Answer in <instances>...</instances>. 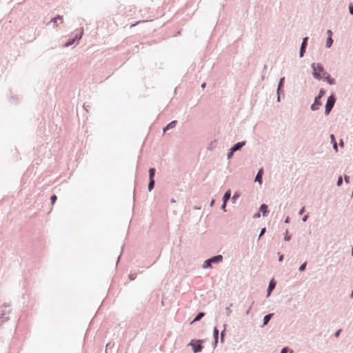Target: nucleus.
<instances>
[{
    "label": "nucleus",
    "mask_w": 353,
    "mask_h": 353,
    "mask_svg": "<svg viewBox=\"0 0 353 353\" xmlns=\"http://www.w3.org/2000/svg\"><path fill=\"white\" fill-rule=\"evenodd\" d=\"M311 68L312 69V75L316 79L322 80L323 79L321 75V73L324 75L327 74V73L324 71L323 65L320 63H312Z\"/></svg>",
    "instance_id": "nucleus-1"
},
{
    "label": "nucleus",
    "mask_w": 353,
    "mask_h": 353,
    "mask_svg": "<svg viewBox=\"0 0 353 353\" xmlns=\"http://www.w3.org/2000/svg\"><path fill=\"white\" fill-rule=\"evenodd\" d=\"M325 93V92L323 88L320 89L318 95L314 98V103L310 106L311 110L316 111L319 109L320 106L322 105L321 99L324 96Z\"/></svg>",
    "instance_id": "nucleus-2"
},
{
    "label": "nucleus",
    "mask_w": 353,
    "mask_h": 353,
    "mask_svg": "<svg viewBox=\"0 0 353 353\" xmlns=\"http://www.w3.org/2000/svg\"><path fill=\"white\" fill-rule=\"evenodd\" d=\"M223 256L218 254L205 260L203 264V268L207 269L212 267V263H219L223 261Z\"/></svg>",
    "instance_id": "nucleus-3"
},
{
    "label": "nucleus",
    "mask_w": 353,
    "mask_h": 353,
    "mask_svg": "<svg viewBox=\"0 0 353 353\" xmlns=\"http://www.w3.org/2000/svg\"><path fill=\"white\" fill-rule=\"evenodd\" d=\"M336 97L334 94H332L327 99L326 104L325 105V114L326 116L329 115L331 112L332 108L334 106L336 102Z\"/></svg>",
    "instance_id": "nucleus-4"
},
{
    "label": "nucleus",
    "mask_w": 353,
    "mask_h": 353,
    "mask_svg": "<svg viewBox=\"0 0 353 353\" xmlns=\"http://www.w3.org/2000/svg\"><path fill=\"white\" fill-rule=\"evenodd\" d=\"M189 345L192 347V351L194 353L200 352L203 349L201 340H198L196 341L192 340Z\"/></svg>",
    "instance_id": "nucleus-5"
},
{
    "label": "nucleus",
    "mask_w": 353,
    "mask_h": 353,
    "mask_svg": "<svg viewBox=\"0 0 353 353\" xmlns=\"http://www.w3.org/2000/svg\"><path fill=\"white\" fill-rule=\"evenodd\" d=\"M83 32V31L81 30L79 33H75L74 36L72 38L69 39L64 44V47L67 48L73 45L77 40H79L82 37Z\"/></svg>",
    "instance_id": "nucleus-6"
},
{
    "label": "nucleus",
    "mask_w": 353,
    "mask_h": 353,
    "mask_svg": "<svg viewBox=\"0 0 353 353\" xmlns=\"http://www.w3.org/2000/svg\"><path fill=\"white\" fill-rule=\"evenodd\" d=\"M11 313V310L2 309L0 314V320L2 323H5L10 319L9 314Z\"/></svg>",
    "instance_id": "nucleus-7"
},
{
    "label": "nucleus",
    "mask_w": 353,
    "mask_h": 353,
    "mask_svg": "<svg viewBox=\"0 0 353 353\" xmlns=\"http://www.w3.org/2000/svg\"><path fill=\"white\" fill-rule=\"evenodd\" d=\"M307 40H308L307 37H305L303 39V41H302L301 45V48H300V50H299V57H303L304 56V54L305 52V50H306V48L307 46Z\"/></svg>",
    "instance_id": "nucleus-8"
},
{
    "label": "nucleus",
    "mask_w": 353,
    "mask_h": 353,
    "mask_svg": "<svg viewBox=\"0 0 353 353\" xmlns=\"http://www.w3.org/2000/svg\"><path fill=\"white\" fill-rule=\"evenodd\" d=\"M245 141L238 142L235 143L230 149L232 150V152H235L241 150L245 145Z\"/></svg>",
    "instance_id": "nucleus-9"
},
{
    "label": "nucleus",
    "mask_w": 353,
    "mask_h": 353,
    "mask_svg": "<svg viewBox=\"0 0 353 353\" xmlns=\"http://www.w3.org/2000/svg\"><path fill=\"white\" fill-rule=\"evenodd\" d=\"M276 286V282L274 279H272L268 285V289H267V296L268 297L272 291L275 288Z\"/></svg>",
    "instance_id": "nucleus-10"
},
{
    "label": "nucleus",
    "mask_w": 353,
    "mask_h": 353,
    "mask_svg": "<svg viewBox=\"0 0 353 353\" xmlns=\"http://www.w3.org/2000/svg\"><path fill=\"white\" fill-rule=\"evenodd\" d=\"M59 19L61 21V23H63V16H61V15H57V17L52 18L48 23V25H49L50 23H53V26H54V28L55 27H57L58 25L57 23V20Z\"/></svg>",
    "instance_id": "nucleus-11"
},
{
    "label": "nucleus",
    "mask_w": 353,
    "mask_h": 353,
    "mask_svg": "<svg viewBox=\"0 0 353 353\" xmlns=\"http://www.w3.org/2000/svg\"><path fill=\"white\" fill-rule=\"evenodd\" d=\"M213 338H214V347H216L218 343L219 340V330L216 327H214L213 329Z\"/></svg>",
    "instance_id": "nucleus-12"
},
{
    "label": "nucleus",
    "mask_w": 353,
    "mask_h": 353,
    "mask_svg": "<svg viewBox=\"0 0 353 353\" xmlns=\"http://www.w3.org/2000/svg\"><path fill=\"white\" fill-rule=\"evenodd\" d=\"M177 123V121H172L170 122L165 127L163 128V132H165L166 131L173 129L176 127V125Z\"/></svg>",
    "instance_id": "nucleus-13"
},
{
    "label": "nucleus",
    "mask_w": 353,
    "mask_h": 353,
    "mask_svg": "<svg viewBox=\"0 0 353 353\" xmlns=\"http://www.w3.org/2000/svg\"><path fill=\"white\" fill-rule=\"evenodd\" d=\"M273 316H274L273 313L268 314H266L265 316H264L263 320V325H261V327L266 325L269 323L270 320L272 319V317Z\"/></svg>",
    "instance_id": "nucleus-14"
},
{
    "label": "nucleus",
    "mask_w": 353,
    "mask_h": 353,
    "mask_svg": "<svg viewBox=\"0 0 353 353\" xmlns=\"http://www.w3.org/2000/svg\"><path fill=\"white\" fill-rule=\"evenodd\" d=\"M263 172V169H260L258 171V172L255 176V181L259 182L260 184H261L262 181H263V180H262Z\"/></svg>",
    "instance_id": "nucleus-15"
},
{
    "label": "nucleus",
    "mask_w": 353,
    "mask_h": 353,
    "mask_svg": "<svg viewBox=\"0 0 353 353\" xmlns=\"http://www.w3.org/2000/svg\"><path fill=\"white\" fill-rule=\"evenodd\" d=\"M260 211L262 212L263 216H268V214L269 212L268 210V205L265 204H261L259 208Z\"/></svg>",
    "instance_id": "nucleus-16"
},
{
    "label": "nucleus",
    "mask_w": 353,
    "mask_h": 353,
    "mask_svg": "<svg viewBox=\"0 0 353 353\" xmlns=\"http://www.w3.org/2000/svg\"><path fill=\"white\" fill-rule=\"evenodd\" d=\"M327 76L324 77L322 80H325L330 85H334L336 83V81L334 78H332L328 74Z\"/></svg>",
    "instance_id": "nucleus-17"
},
{
    "label": "nucleus",
    "mask_w": 353,
    "mask_h": 353,
    "mask_svg": "<svg viewBox=\"0 0 353 353\" xmlns=\"http://www.w3.org/2000/svg\"><path fill=\"white\" fill-rule=\"evenodd\" d=\"M231 197V192L230 190H228V191H226L222 198V200L224 203H227L229 199H230Z\"/></svg>",
    "instance_id": "nucleus-18"
},
{
    "label": "nucleus",
    "mask_w": 353,
    "mask_h": 353,
    "mask_svg": "<svg viewBox=\"0 0 353 353\" xmlns=\"http://www.w3.org/2000/svg\"><path fill=\"white\" fill-rule=\"evenodd\" d=\"M205 316V313L203 312H199L196 316H195V318L194 319V320L191 322V323H193L196 321H200L203 316Z\"/></svg>",
    "instance_id": "nucleus-19"
},
{
    "label": "nucleus",
    "mask_w": 353,
    "mask_h": 353,
    "mask_svg": "<svg viewBox=\"0 0 353 353\" xmlns=\"http://www.w3.org/2000/svg\"><path fill=\"white\" fill-rule=\"evenodd\" d=\"M155 181L154 179H149L148 190L150 192L154 187Z\"/></svg>",
    "instance_id": "nucleus-20"
},
{
    "label": "nucleus",
    "mask_w": 353,
    "mask_h": 353,
    "mask_svg": "<svg viewBox=\"0 0 353 353\" xmlns=\"http://www.w3.org/2000/svg\"><path fill=\"white\" fill-rule=\"evenodd\" d=\"M332 43H333V39H332V37H327V40H326V44H325L326 48H330L332 46Z\"/></svg>",
    "instance_id": "nucleus-21"
},
{
    "label": "nucleus",
    "mask_w": 353,
    "mask_h": 353,
    "mask_svg": "<svg viewBox=\"0 0 353 353\" xmlns=\"http://www.w3.org/2000/svg\"><path fill=\"white\" fill-rule=\"evenodd\" d=\"M149 179H154L155 169L152 168L149 169Z\"/></svg>",
    "instance_id": "nucleus-22"
},
{
    "label": "nucleus",
    "mask_w": 353,
    "mask_h": 353,
    "mask_svg": "<svg viewBox=\"0 0 353 353\" xmlns=\"http://www.w3.org/2000/svg\"><path fill=\"white\" fill-rule=\"evenodd\" d=\"M226 327H227V325L226 324H224L223 325V330L221 332V343H223L224 342V336H225V330H226Z\"/></svg>",
    "instance_id": "nucleus-23"
},
{
    "label": "nucleus",
    "mask_w": 353,
    "mask_h": 353,
    "mask_svg": "<svg viewBox=\"0 0 353 353\" xmlns=\"http://www.w3.org/2000/svg\"><path fill=\"white\" fill-rule=\"evenodd\" d=\"M288 352H290V353L294 352L292 350L289 349L288 347H285L281 350V353H288Z\"/></svg>",
    "instance_id": "nucleus-24"
},
{
    "label": "nucleus",
    "mask_w": 353,
    "mask_h": 353,
    "mask_svg": "<svg viewBox=\"0 0 353 353\" xmlns=\"http://www.w3.org/2000/svg\"><path fill=\"white\" fill-rule=\"evenodd\" d=\"M231 306H232V303H230V305L225 308L226 315L228 316H229L232 313V310H230Z\"/></svg>",
    "instance_id": "nucleus-25"
},
{
    "label": "nucleus",
    "mask_w": 353,
    "mask_h": 353,
    "mask_svg": "<svg viewBox=\"0 0 353 353\" xmlns=\"http://www.w3.org/2000/svg\"><path fill=\"white\" fill-rule=\"evenodd\" d=\"M307 266V262H304L303 264H301L299 268V270L300 272H303L305 270V268Z\"/></svg>",
    "instance_id": "nucleus-26"
},
{
    "label": "nucleus",
    "mask_w": 353,
    "mask_h": 353,
    "mask_svg": "<svg viewBox=\"0 0 353 353\" xmlns=\"http://www.w3.org/2000/svg\"><path fill=\"white\" fill-rule=\"evenodd\" d=\"M285 77H281L280 79H279V83H278V86H280V87H283V85H284V82H285Z\"/></svg>",
    "instance_id": "nucleus-27"
},
{
    "label": "nucleus",
    "mask_w": 353,
    "mask_h": 353,
    "mask_svg": "<svg viewBox=\"0 0 353 353\" xmlns=\"http://www.w3.org/2000/svg\"><path fill=\"white\" fill-rule=\"evenodd\" d=\"M284 91L283 90V87L277 86L276 89V94H283Z\"/></svg>",
    "instance_id": "nucleus-28"
},
{
    "label": "nucleus",
    "mask_w": 353,
    "mask_h": 353,
    "mask_svg": "<svg viewBox=\"0 0 353 353\" xmlns=\"http://www.w3.org/2000/svg\"><path fill=\"white\" fill-rule=\"evenodd\" d=\"M290 239H291V236L288 234V231L287 230L286 232H285V236H284V240L286 241H288Z\"/></svg>",
    "instance_id": "nucleus-29"
},
{
    "label": "nucleus",
    "mask_w": 353,
    "mask_h": 353,
    "mask_svg": "<svg viewBox=\"0 0 353 353\" xmlns=\"http://www.w3.org/2000/svg\"><path fill=\"white\" fill-rule=\"evenodd\" d=\"M342 183H343V178L341 176H340L338 178L336 185H337V186H341L342 185Z\"/></svg>",
    "instance_id": "nucleus-30"
},
{
    "label": "nucleus",
    "mask_w": 353,
    "mask_h": 353,
    "mask_svg": "<svg viewBox=\"0 0 353 353\" xmlns=\"http://www.w3.org/2000/svg\"><path fill=\"white\" fill-rule=\"evenodd\" d=\"M57 197L55 194H53L50 196V201H51V203L52 204H54V202L57 201Z\"/></svg>",
    "instance_id": "nucleus-31"
},
{
    "label": "nucleus",
    "mask_w": 353,
    "mask_h": 353,
    "mask_svg": "<svg viewBox=\"0 0 353 353\" xmlns=\"http://www.w3.org/2000/svg\"><path fill=\"white\" fill-rule=\"evenodd\" d=\"M234 153V152H232V150H231V149H230V151H229V152H228V154H227V158H228V159H231V158H232V157L233 156Z\"/></svg>",
    "instance_id": "nucleus-32"
},
{
    "label": "nucleus",
    "mask_w": 353,
    "mask_h": 353,
    "mask_svg": "<svg viewBox=\"0 0 353 353\" xmlns=\"http://www.w3.org/2000/svg\"><path fill=\"white\" fill-rule=\"evenodd\" d=\"M239 197V194L237 192H236L232 197V200L233 201V202H234Z\"/></svg>",
    "instance_id": "nucleus-33"
},
{
    "label": "nucleus",
    "mask_w": 353,
    "mask_h": 353,
    "mask_svg": "<svg viewBox=\"0 0 353 353\" xmlns=\"http://www.w3.org/2000/svg\"><path fill=\"white\" fill-rule=\"evenodd\" d=\"M265 231H266V228H263L261 229V232H260L259 236V239L265 234Z\"/></svg>",
    "instance_id": "nucleus-34"
},
{
    "label": "nucleus",
    "mask_w": 353,
    "mask_h": 353,
    "mask_svg": "<svg viewBox=\"0 0 353 353\" xmlns=\"http://www.w3.org/2000/svg\"><path fill=\"white\" fill-rule=\"evenodd\" d=\"M226 204H227V203H224V202L223 201V203H222V205H221V209L222 210H223L224 212H225V211H226Z\"/></svg>",
    "instance_id": "nucleus-35"
},
{
    "label": "nucleus",
    "mask_w": 353,
    "mask_h": 353,
    "mask_svg": "<svg viewBox=\"0 0 353 353\" xmlns=\"http://www.w3.org/2000/svg\"><path fill=\"white\" fill-rule=\"evenodd\" d=\"M341 332H342V330H341V329L338 330H337V331L334 334V336L335 337H339Z\"/></svg>",
    "instance_id": "nucleus-36"
},
{
    "label": "nucleus",
    "mask_w": 353,
    "mask_h": 353,
    "mask_svg": "<svg viewBox=\"0 0 353 353\" xmlns=\"http://www.w3.org/2000/svg\"><path fill=\"white\" fill-rule=\"evenodd\" d=\"M349 12L350 14L353 15V5L352 3L349 5Z\"/></svg>",
    "instance_id": "nucleus-37"
},
{
    "label": "nucleus",
    "mask_w": 353,
    "mask_h": 353,
    "mask_svg": "<svg viewBox=\"0 0 353 353\" xmlns=\"http://www.w3.org/2000/svg\"><path fill=\"white\" fill-rule=\"evenodd\" d=\"M344 180L346 183H350V176L345 175Z\"/></svg>",
    "instance_id": "nucleus-38"
},
{
    "label": "nucleus",
    "mask_w": 353,
    "mask_h": 353,
    "mask_svg": "<svg viewBox=\"0 0 353 353\" xmlns=\"http://www.w3.org/2000/svg\"><path fill=\"white\" fill-rule=\"evenodd\" d=\"M327 37H332V32L331 30H327Z\"/></svg>",
    "instance_id": "nucleus-39"
},
{
    "label": "nucleus",
    "mask_w": 353,
    "mask_h": 353,
    "mask_svg": "<svg viewBox=\"0 0 353 353\" xmlns=\"http://www.w3.org/2000/svg\"><path fill=\"white\" fill-rule=\"evenodd\" d=\"M261 216V214L260 212H257V213H255L253 216V218L254 219H258Z\"/></svg>",
    "instance_id": "nucleus-40"
},
{
    "label": "nucleus",
    "mask_w": 353,
    "mask_h": 353,
    "mask_svg": "<svg viewBox=\"0 0 353 353\" xmlns=\"http://www.w3.org/2000/svg\"><path fill=\"white\" fill-rule=\"evenodd\" d=\"M304 212H305V207H303V208L300 210V211H299V215H302V214L304 213Z\"/></svg>",
    "instance_id": "nucleus-41"
},
{
    "label": "nucleus",
    "mask_w": 353,
    "mask_h": 353,
    "mask_svg": "<svg viewBox=\"0 0 353 353\" xmlns=\"http://www.w3.org/2000/svg\"><path fill=\"white\" fill-rule=\"evenodd\" d=\"M308 219V215H305L303 218H302V221L303 222H305Z\"/></svg>",
    "instance_id": "nucleus-42"
},
{
    "label": "nucleus",
    "mask_w": 353,
    "mask_h": 353,
    "mask_svg": "<svg viewBox=\"0 0 353 353\" xmlns=\"http://www.w3.org/2000/svg\"><path fill=\"white\" fill-rule=\"evenodd\" d=\"M253 304H254V302H252V305H253ZM252 305H250V306L249 307V308L248 309V310L246 311L245 314H246L247 315H248V314H249L250 311V310H251V308H252Z\"/></svg>",
    "instance_id": "nucleus-43"
},
{
    "label": "nucleus",
    "mask_w": 353,
    "mask_h": 353,
    "mask_svg": "<svg viewBox=\"0 0 353 353\" xmlns=\"http://www.w3.org/2000/svg\"><path fill=\"white\" fill-rule=\"evenodd\" d=\"M10 307V304L8 303H3L2 305H1V307Z\"/></svg>",
    "instance_id": "nucleus-44"
},
{
    "label": "nucleus",
    "mask_w": 353,
    "mask_h": 353,
    "mask_svg": "<svg viewBox=\"0 0 353 353\" xmlns=\"http://www.w3.org/2000/svg\"><path fill=\"white\" fill-rule=\"evenodd\" d=\"M283 260V255L281 254L279 257V261L281 262Z\"/></svg>",
    "instance_id": "nucleus-45"
},
{
    "label": "nucleus",
    "mask_w": 353,
    "mask_h": 353,
    "mask_svg": "<svg viewBox=\"0 0 353 353\" xmlns=\"http://www.w3.org/2000/svg\"><path fill=\"white\" fill-rule=\"evenodd\" d=\"M333 148H334V150H335L336 151H337V148H338V147H337V144H336V141H334V142Z\"/></svg>",
    "instance_id": "nucleus-46"
},
{
    "label": "nucleus",
    "mask_w": 353,
    "mask_h": 353,
    "mask_svg": "<svg viewBox=\"0 0 353 353\" xmlns=\"http://www.w3.org/2000/svg\"><path fill=\"white\" fill-rule=\"evenodd\" d=\"M214 202H215L214 199H212V200L210 201V207H212V206L214 205Z\"/></svg>",
    "instance_id": "nucleus-47"
},
{
    "label": "nucleus",
    "mask_w": 353,
    "mask_h": 353,
    "mask_svg": "<svg viewBox=\"0 0 353 353\" xmlns=\"http://www.w3.org/2000/svg\"><path fill=\"white\" fill-rule=\"evenodd\" d=\"M285 223H288L290 222V217L287 216L284 221Z\"/></svg>",
    "instance_id": "nucleus-48"
},
{
    "label": "nucleus",
    "mask_w": 353,
    "mask_h": 353,
    "mask_svg": "<svg viewBox=\"0 0 353 353\" xmlns=\"http://www.w3.org/2000/svg\"><path fill=\"white\" fill-rule=\"evenodd\" d=\"M276 95H277L276 101H277V102H280L281 101V95L280 94H276Z\"/></svg>",
    "instance_id": "nucleus-49"
},
{
    "label": "nucleus",
    "mask_w": 353,
    "mask_h": 353,
    "mask_svg": "<svg viewBox=\"0 0 353 353\" xmlns=\"http://www.w3.org/2000/svg\"><path fill=\"white\" fill-rule=\"evenodd\" d=\"M330 138H331V139H332V141H333V142H334V141H335V139H334V134H331V135H330Z\"/></svg>",
    "instance_id": "nucleus-50"
},
{
    "label": "nucleus",
    "mask_w": 353,
    "mask_h": 353,
    "mask_svg": "<svg viewBox=\"0 0 353 353\" xmlns=\"http://www.w3.org/2000/svg\"><path fill=\"white\" fill-rule=\"evenodd\" d=\"M205 85H206V83H203L201 84V88L203 89L205 88Z\"/></svg>",
    "instance_id": "nucleus-51"
},
{
    "label": "nucleus",
    "mask_w": 353,
    "mask_h": 353,
    "mask_svg": "<svg viewBox=\"0 0 353 353\" xmlns=\"http://www.w3.org/2000/svg\"><path fill=\"white\" fill-rule=\"evenodd\" d=\"M339 145H340L341 146H343L344 143H343V141H340Z\"/></svg>",
    "instance_id": "nucleus-52"
},
{
    "label": "nucleus",
    "mask_w": 353,
    "mask_h": 353,
    "mask_svg": "<svg viewBox=\"0 0 353 353\" xmlns=\"http://www.w3.org/2000/svg\"><path fill=\"white\" fill-rule=\"evenodd\" d=\"M350 296V298H353V290L352 291Z\"/></svg>",
    "instance_id": "nucleus-53"
},
{
    "label": "nucleus",
    "mask_w": 353,
    "mask_h": 353,
    "mask_svg": "<svg viewBox=\"0 0 353 353\" xmlns=\"http://www.w3.org/2000/svg\"><path fill=\"white\" fill-rule=\"evenodd\" d=\"M130 279L131 280H134V279L132 277V274H130Z\"/></svg>",
    "instance_id": "nucleus-54"
},
{
    "label": "nucleus",
    "mask_w": 353,
    "mask_h": 353,
    "mask_svg": "<svg viewBox=\"0 0 353 353\" xmlns=\"http://www.w3.org/2000/svg\"><path fill=\"white\" fill-rule=\"evenodd\" d=\"M170 201H171V203H175L176 202L174 199H172Z\"/></svg>",
    "instance_id": "nucleus-55"
},
{
    "label": "nucleus",
    "mask_w": 353,
    "mask_h": 353,
    "mask_svg": "<svg viewBox=\"0 0 353 353\" xmlns=\"http://www.w3.org/2000/svg\"><path fill=\"white\" fill-rule=\"evenodd\" d=\"M351 254L353 256V248H352Z\"/></svg>",
    "instance_id": "nucleus-56"
},
{
    "label": "nucleus",
    "mask_w": 353,
    "mask_h": 353,
    "mask_svg": "<svg viewBox=\"0 0 353 353\" xmlns=\"http://www.w3.org/2000/svg\"><path fill=\"white\" fill-rule=\"evenodd\" d=\"M135 25H136V24H132V25H131V26H130V28H132V27L134 26Z\"/></svg>",
    "instance_id": "nucleus-57"
}]
</instances>
